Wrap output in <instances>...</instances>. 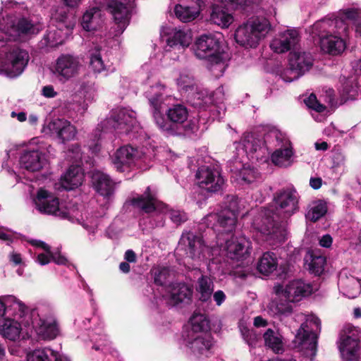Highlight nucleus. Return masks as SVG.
<instances>
[{"label": "nucleus", "instance_id": "1", "mask_svg": "<svg viewBox=\"0 0 361 361\" xmlns=\"http://www.w3.org/2000/svg\"><path fill=\"white\" fill-rule=\"evenodd\" d=\"M165 89V85L157 84L146 92V96L148 98L157 126L163 132L173 134L176 132L175 125L183 123L188 119V111L183 104H173L166 111V115L170 122L166 121L162 114Z\"/></svg>", "mask_w": 361, "mask_h": 361}, {"label": "nucleus", "instance_id": "2", "mask_svg": "<svg viewBox=\"0 0 361 361\" xmlns=\"http://www.w3.org/2000/svg\"><path fill=\"white\" fill-rule=\"evenodd\" d=\"M195 56L207 60V67L216 78L221 76L226 70V54L221 47L219 34L209 33L200 35L193 45Z\"/></svg>", "mask_w": 361, "mask_h": 361}, {"label": "nucleus", "instance_id": "3", "mask_svg": "<svg viewBox=\"0 0 361 361\" xmlns=\"http://www.w3.org/2000/svg\"><path fill=\"white\" fill-rule=\"evenodd\" d=\"M274 291L277 298L270 303L269 309L274 314L288 315L293 312V306L290 302H298L310 295L313 288L310 283L302 280H293L285 287L281 285L275 286Z\"/></svg>", "mask_w": 361, "mask_h": 361}, {"label": "nucleus", "instance_id": "4", "mask_svg": "<svg viewBox=\"0 0 361 361\" xmlns=\"http://www.w3.org/2000/svg\"><path fill=\"white\" fill-rule=\"evenodd\" d=\"M132 204L147 214L152 212L169 213L171 220L176 224H180L188 220V216L184 212L169 209L167 204L159 201L157 197V192L151 190L150 187H147L142 195L133 199Z\"/></svg>", "mask_w": 361, "mask_h": 361}, {"label": "nucleus", "instance_id": "5", "mask_svg": "<svg viewBox=\"0 0 361 361\" xmlns=\"http://www.w3.org/2000/svg\"><path fill=\"white\" fill-rule=\"evenodd\" d=\"M271 30L267 19H255L240 26L235 31V39L238 44L246 47H255Z\"/></svg>", "mask_w": 361, "mask_h": 361}, {"label": "nucleus", "instance_id": "6", "mask_svg": "<svg viewBox=\"0 0 361 361\" xmlns=\"http://www.w3.org/2000/svg\"><path fill=\"white\" fill-rule=\"evenodd\" d=\"M320 325L319 319L312 315L297 332L294 340L295 347L307 357H314L317 353V335L312 330L313 326L320 330Z\"/></svg>", "mask_w": 361, "mask_h": 361}, {"label": "nucleus", "instance_id": "7", "mask_svg": "<svg viewBox=\"0 0 361 361\" xmlns=\"http://www.w3.org/2000/svg\"><path fill=\"white\" fill-rule=\"evenodd\" d=\"M339 23L342 24L343 21L340 20H322L314 25V30L318 32L317 35L320 39L322 49L332 55L341 53L345 48V42L341 37L330 34V30L326 31L327 28L336 27Z\"/></svg>", "mask_w": 361, "mask_h": 361}, {"label": "nucleus", "instance_id": "8", "mask_svg": "<svg viewBox=\"0 0 361 361\" xmlns=\"http://www.w3.org/2000/svg\"><path fill=\"white\" fill-rule=\"evenodd\" d=\"M178 249L183 250L193 259H204L214 255L217 249L204 244L202 237L191 232L183 233L178 243Z\"/></svg>", "mask_w": 361, "mask_h": 361}, {"label": "nucleus", "instance_id": "9", "mask_svg": "<svg viewBox=\"0 0 361 361\" xmlns=\"http://www.w3.org/2000/svg\"><path fill=\"white\" fill-rule=\"evenodd\" d=\"M359 331L350 325L341 331L338 348L344 361H357L359 359Z\"/></svg>", "mask_w": 361, "mask_h": 361}, {"label": "nucleus", "instance_id": "10", "mask_svg": "<svg viewBox=\"0 0 361 361\" xmlns=\"http://www.w3.org/2000/svg\"><path fill=\"white\" fill-rule=\"evenodd\" d=\"M254 224L259 231L266 235L267 240H272L274 243H277L286 239L288 233L286 225L276 223L270 215L269 210L263 212L261 219H256Z\"/></svg>", "mask_w": 361, "mask_h": 361}, {"label": "nucleus", "instance_id": "11", "mask_svg": "<svg viewBox=\"0 0 361 361\" xmlns=\"http://www.w3.org/2000/svg\"><path fill=\"white\" fill-rule=\"evenodd\" d=\"M53 18L59 21L57 27H50L42 40V45L47 47H55L63 44L64 36L68 35L74 26L73 23L67 20V14L63 11L60 13L56 11L53 14Z\"/></svg>", "mask_w": 361, "mask_h": 361}, {"label": "nucleus", "instance_id": "12", "mask_svg": "<svg viewBox=\"0 0 361 361\" xmlns=\"http://www.w3.org/2000/svg\"><path fill=\"white\" fill-rule=\"evenodd\" d=\"M289 65L290 69L282 76L286 82L293 81L308 71L313 65V59L310 53L292 51L289 54Z\"/></svg>", "mask_w": 361, "mask_h": 361}, {"label": "nucleus", "instance_id": "13", "mask_svg": "<svg viewBox=\"0 0 361 361\" xmlns=\"http://www.w3.org/2000/svg\"><path fill=\"white\" fill-rule=\"evenodd\" d=\"M276 140V149L272 153L271 159L273 164L280 167H287L293 163V148L287 136L280 131L275 130L270 135Z\"/></svg>", "mask_w": 361, "mask_h": 361}, {"label": "nucleus", "instance_id": "14", "mask_svg": "<svg viewBox=\"0 0 361 361\" xmlns=\"http://www.w3.org/2000/svg\"><path fill=\"white\" fill-rule=\"evenodd\" d=\"M35 203L36 208L41 213L61 218L68 216V212L59 204V199L46 190L40 189L38 190Z\"/></svg>", "mask_w": 361, "mask_h": 361}, {"label": "nucleus", "instance_id": "15", "mask_svg": "<svg viewBox=\"0 0 361 361\" xmlns=\"http://www.w3.org/2000/svg\"><path fill=\"white\" fill-rule=\"evenodd\" d=\"M82 65L76 56L61 54L56 61L54 74L59 81L66 82L77 75Z\"/></svg>", "mask_w": 361, "mask_h": 361}, {"label": "nucleus", "instance_id": "16", "mask_svg": "<svg viewBox=\"0 0 361 361\" xmlns=\"http://www.w3.org/2000/svg\"><path fill=\"white\" fill-rule=\"evenodd\" d=\"M38 318L31 319L30 324L38 336L43 340H53L60 332L58 323L52 314L46 316L42 312L36 313Z\"/></svg>", "mask_w": 361, "mask_h": 361}, {"label": "nucleus", "instance_id": "17", "mask_svg": "<svg viewBox=\"0 0 361 361\" xmlns=\"http://www.w3.org/2000/svg\"><path fill=\"white\" fill-rule=\"evenodd\" d=\"M106 123L118 133H128L137 127L135 113L126 109L116 110Z\"/></svg>", "mask_w": 361, "mask_h": 361}, {"label": "nucleus", "instance_id": "18", "mask_svg": "<svg viewBox=\"0 0 361 361\" xmlns=\"http://www.w3.org/2000/svg\"><path fill=\"white\" fill-rule=\"evenodd\" d=\"M195 176L199 186L211 192L220 190L224 183L223 177L217 170L205 166L198 169Z\"/></svg>", "mask_w": 361, "mask_h": 361}, {"label": "nucleus", "instance_id": "19", "mask_svg": "<svg viewBox=\"0 0 361 361\" xmlns=\"http://www.w3.org/2000/svg\"><path fill=\"white\" fill-rule=\"evenodd\" d=\"M28 61L29 54L25 50L13 49L6 54L4 70L11 78L18 76L24 71Z\"/></svg>", "mask_w": 361, "mask_h": 361}, {"label": "nucleus", "instance_id": "20", "mask_svg": "<svg viewBox=\"0 0 361 361\" xmlns=\"http://www.w3.org/2000/svg\"><path fill=\"white\" fill-rule=\"evenodd\" d=\"M298 198L294 188H287L276 192L274 200L279 212L289 216L298 209Z\"/></svg>", "mask_w": 361, "mask_h": 361}, {"label": "nucleus", "instance_id": "21", "mask_svg": "<svg viewBox=\"0 0 361 361\" xmlns=\"http://www.w3.org/2000/svg\"><path fill=\"white\" fill-rule=\"evenodd\" d=\"M162 294L163 300L170 306L179 302L190 300L192 296V290L184 283H172L159 290Z\"/></svg>", "mask_w": 361, "mask_h": 361}, {"label": "nucleus", "instance_id": "22", "mask_svg": "<svg viewBox=\"0 0 361 361\" xmlns=\"http://www.w3.org/2000/svg\"><path fill=\"white\" fill-rule=\"evenodd\" d=\"M225 250L228 257L240 260L250 255L252 246L251 241L244 235L232 236L226 240Z\"/></svg>", "mask_w": 361, "mask_h": 361}, {"label": "nucleus", "instance_id": "23", "mask_svg": "<svg viewBox=\"0 0 361 361\" xmlns=\"http://www.w3.org/2000/svg\"><path fill=\"white\" fill-rule=\"evenodd\" d=\"M44 130L54 135L62 142L70 141L76 135V128L66 119L54 118L47 125Z\"/></svg>", "mask_w": 361, "mask_h": 361}, {"label": "nucleus", "instance_id": "24", "mask_svg": "<svg viewBox=\"0 0 361 361\" xmlns=\"http://www.w3.org/2000/svg\"><path fill=\"white\" fill-rule=\"evenodd\" d=\"M187 346L197 357H207L212 347V339L209 334H187L185 338Z\"/></svg>", "mask_w": 361, "mask_h": 361}, {"label": "nucleus", "instance_id": "25", "mask_svg": "<svg viewBox=\"0 0 361 361\" xmlns=\"http://www.w3.org/2000/svg\"><path fill=\"white\" fill-rule=\"evenodd\" d=\"M130 1V0H109L107 2V9L113 16L121 32H123L128 25Z\"/></svg>", "mask_w": 361, "mask_h": 361}, {"label": "nucleus", "instance_id": "26", "mask_svg": "<svg viewBox=\"0 0 361 361\" xmlns=\"http://www.w3.org/2000/svg\"><path fill=\"white\" fill-rule=\"evenodd\" d=\"M138 152L131 146H123L116 150L112 157V163L117 171L123 172L135 164Z\"/></svg>", "mask_w": 361, "mask_h": 361}, {"label": "nucleus", "instance_id": "27", "mask_svg": "<svg viewBox=\"0 0 361 361\" xmlns=\"http://www.w3.org/2000/svg\"><path fill=\"white\" fill-rule=\"evenodd\" d=\"M299 41L300 35L297 30H287L281 32L271 41L270 47L274 52L281 54L295 47Z\"/></svg>", "mask_w": 361, "mask_h": 361}, {"label": "nucleus", "instance_id": "28", "mask_svg": "<svg viewBox=\"0 0 361 361\" xmlns=\"http://www.w3.org/2000/svg\"><path fill=\"white\" fill-rule=\"evenodd\" d=\"M20 166L30 171H38L47 164L44 153L38 150L25 151L20 158Z\"/></svg>", "mask_w": 361, "mask_h": 361}, {"label": "nucleus", "instance_id": "29", "mask_svg": "<svg viewBox=\"0 0 361 361\" xmlns=\"http://www.w3.org/2000/svg\"><path fill=\"white\" fill-rule=\"evenodd\" d=\"M192 104L197 107H204L213 102H220L224 98V88L219 87L212 95H209L207 90L195 89L189 93Z\"/></svg>", "mask_w": 361, "mask_h": 361}, {"label": "nucleus", "instance_id": "30", "mask_svg": "<svg viewBox=\"0 0 361 361\" xmlns=\"http://www.w3.org/2000/svg\"><path fill=\"white\" fill-rule=\"evenodd\" d=\"M29 319H21L18 322L16 319H5L0 322V334L11 341L18 339L23 331V327H29Z\"/></svg>", "mask_w": 361, "mask_h": 361}, {"label": "nucleus", "instance_id": "31", "mask_svg": "<svg viewBox=\"0 0 361 361\" xmlns=\"http://www.w3.org/2000/svg\"><path fill=\"white\" fill-rule=\"evenodd\" d=\"M237 215L235 211L229 209H224L220 214H210L205 217V222L212 225L213 221H217L223 231H232L235 226Z\"/></svg>", "mask_w": 361, "mask_h": 361}, {"label": "nucleus", "instance_id": "32", "mask_svg": "<svg viewBox=\"0 0 361 361\" xmlns=\"http://www.w3.org/2000/svg\"><path fill=\"white\" fill-rule=\"evenodd\" d=\"M192 42V35L190 32L183 30H172L166 39V51L176 49L178 51L188 47Z\"/></svg>", "mask_w": 361, "mask_h": 361}, {"label": "nucleus", "instance_id": "33", "mask_svg": "<svg viewBox=\"0 0 361 361\" xmlns=\"http://www.w3.org/2000/svg\"><path fill=\"white\" fill-rule=\"evenodd\" d=\"M243 145L246 153L252 159H262L269 155L268 149L264 146V141L248 135L243 140Z\"/></svg>", "mask_w": 361, "mask_h": 361}, {"label": "nucleus", "instance_id": "34", "mask_svg": "<svg viewBox=\"0 0 361 361\" xmlns=\"http://www.w3.org/2000/svg\"><path fill=\"white\" fill-rule=\"evenodd\" d=\"M92 183L96 191L104 197H109L114 192V183L107 174L99 171L93 172Z\"/></svg>", "mask_w": 361, "mask_h": 361}, {"label": "nucleus", "instance_id": "35", "mask_svg": "<svg viewBox=\"0 0 361 361\" xmlns=\"http://www.w3.org/2000/svg\"><path fill=\"white\" fill-rule=\"evenodd\" d=\"M6 302V311H12V314L20 319H29L31 321V317H35V312H29L28 307L16 297L8 295H5Z\"/></svg>", "mask_w": 361, "mask_h": 361}, {"label": "nucleus", "instance_id": "36", "mask_svg": "<svg viewBox=\"0 0 361 361\" xmlns=\"http://www.w3.org/2000/svg\"><path fill=\"white\" fill-rule=\"evenodd\" d=\"M70 361L69 358L61 353L49 348H38L27 353V361Z\"/></svg>", "mask_w": 361, "mask_h": 361}, {"label": "nucleus", "instance_id": "37", "mask_svg": "<svg viewBox=\"0 0 361 361\" xmlns=\"http://www.w3.org/2000/svg\"><path fill=\"white\" fill-rule=\"evenodd\" d=\"M84 179L82 169L79 166H71L61 178V185L65 190H73L81 185Z\"/></svg>", "mask_w": 361, "mask_h": 361}, {"label": "nucleus", "instance_id": "38", "mask_svg": "<svg viewBox=\"0 0 361 361\" xmlns=\"http://www.w3.org/2000/svg\"><path fill=\"white\" fill-rule=\"evenodd\" d=\"M338 286L343 295L349 298H355L360 293L361 284L354 276L341 275L338 279Z\"/></svg>", "mask_w": 361, "mask_h": 361}, {"label": "nucleus", "instance_id": "39", "mask_svg": "<svg viewBox=\"0 0 361 361\" xmlns=\"http://www.w3.org/2000/svg\"><path fill=\"white\" fill-rule=\"evenodd\" d=\"M103 23L101 11L93 7L85 11L82 16L81 25L86 31H92L99 28Z\"/></svg>", "mask_w": 361, "mask_h": 361}, {"label": "nucleus", "instance_id": "40", "mask_svg": "<svg viewBox=\"0 0 361 361\" xmlns=\"http://www.w3.org/2000/svg\"><path fill=\"white\" fill-rule=\"evenodd\" d=\"M209 20L222 28H226L233 22V17L222 6L216 5L212 8Z\"/></svg>", "mask_w": 361, "mask_h": 361}, {"label": "nucleus", "instance_id": "41", "mask_svg": "<svg viewBox=\"0 0 361 361\" xmlns=\"http://www.w3.org/2000/svg\"><path fill=\"white\" fill-rule=\"evenodd\" d=\"M277 267V258L274 253L270 252H264L257 264L258 271L265 275H269L274 271Z\"/></svg>", "mask_w": 361, "mask_h": 361}, {"label": "nucleus", "instance_id": "42", "mask_svg": "<svg viewBox=\"0 0 361 361\" xmlns=\"http://www.w3.org/2000/svg\"><path fill=\"white\" fill-rule=\"evenodd\" d=\"M196 290L200 295V300L203 302H207L210 300L214 291L213 281L208 276H201V277L198 279Z\"/></svg>", "mask_w": 361, "mask_h": 361}, {"label": "nucleus", "instance_id": "43", "mask_svg": "<svg viewBox=\"0 0 361 361\" xmlns=\"http://www.w3.org/2000/svg\"><path fill=\"white\" fill-rule=\"evenodd\" d=\"M191 329L188 334H207L206 331L209 329V321L205 315L200 313H195L190 320Z\"/></svg>", "mask_w": 361, "mask_h": 361}, {"label": "nucleus", "instance_id": "44", "mask_svg": "<svg viewBox=\"0 0 361 361\" xmlns=\"http://www.w3.org/2000/svg\"><path fill=\"white\" fill-rule=\"evenodd\" d=\"M259 173L253 167L243 166V168L235 173V180L241 185L253 183L258 178Z\"/></svg>", "mask_w": 361, "mask_h": 361}, {"label": "nucleus", "instance_id": "45", "mask_svg": "<svg viewBox=\"0 0 361 361\" xmlns=\"http://www.w3.org/2000/svg\"><path fill=\"white\" fill-rule=\"evenodd\" d=\"M305 262L312 273L319 275L324 270L326 259L322 255H316L312 252H309L305 257Z\"/></svg>", "mask_w": 361, "mask_h": 361}, {"label": "nucleus", "instance_id": "46", "mask_svg": "<svg viewBox=\"0 0 361 361\" xmlns=\"http://www.w3.org/2000/svg\"><path fill=\"white\" fill-rule=\"evenodd\" d=\"M264 338L267 346L276 353H280L283 350V342L281 336L274 332L271 329L267 330L264 334Z\"/></svg>", "mask_w": 361, "mask_h": 361}, {"label": "nucleus", "instance_id": "47", "mask_svg": "<svg viewBox=\"0 0 361 361\" xmlns=\"http://www.w3.org/2000/svg\"><path fill=\"white\" fill-rule=\"evenodd\" d=\"M175 13L183 22H190L195 20L199 15V11L196 7L183 6L176 5L175 7Z\"/></svg>", "mask_w": 361, "mask_h": 361}, {"label": "nucleus", "instance_id": "48", "mask_svg": "<svg viewBox=\"0 0 361 361\" xmlns=\"http://www.w3.org/2000/svg\"><path fill=\"white\" fill-rule=\"evenodd\" d=\"M327 211L326 204L322 201H317L310 205L309 210L306 214V218L313 222H315L322 217Z\"/></svg>", "mask_w": 361, "mask_h": 361}, {"label": "nucleus", "instance_id": "49", "mask_svg": "<svg viewBox=\"0 0 361 361\" xmlns=\"http://www.w3.org/2000/svg\"><path fill=\"white\" fill-rule=\"evenodd\" d=\"M19 35H33L37 33L41 27L39 25L32 23L26 18H22L18 20L17 24L13 27Z\"/></svg>", "mask_w": 361, "mask_h": 361}, {"label": "nucleus", "instance_id": "50", "mask_svg": "<svg viewBox=\"0 0 361 361\" xmlns=\"http://www.w3.org/2000/svg\"><path fill=\"white\" fill-rule=\"evenodd\" d=\"M176 83L180 91L188 94L197 89L193 77L188 73H181L176 79Z\"/></svg>", "mask_w": 361, "mask_h": 361}, {"label": "nucleus", "instance_id": "51", "mask_svg": "<svg viewBox=\"0 0 361 361\" xmlns=\"http://www.w3.org/2000/svg\"><path fill=\"white\" fill-rule=\"evenodd\" d=\"M345 19L353 22L356 35L361 37V11L356 9L347 10L345 12Z\"/></svg>", "mask_w": 361, "mask_h": 361}, {"label": "nucleus", "instance_id": "52", "mask_svg": "<svg viewBox=\"0 0 361 361\" xmlns=\"http://www.w3.org/2000/svg\"><path fill=\"white\" fill-rule=\"evenodd\" d=\"M154 282L161 286V288L164 287L163 285L166 282L170 276V271L166 267H157L152 270Z\"/></svg>", "mask_w": 361, "mask_h": 361}, {"label": "nucleus", "instance_id": "53", "mask_svg": "<svg viewBox=\"0 0 361 361\" xmlns=\"http://www.w3.org/2000/svg\"><path fill=\"white\" fill-rule=\"evenodd\" d=\"M35 245L36 246H39V247H41L42 248H43L44 250L46 251H48L51 257V259L57 264H59V265H63V264H66V262H67V259L61 255L60 252H53L51 251H50V247L48 245H47L46 243H44V242L42 241H36Z\"/></svg>", "mask_w": 361, "mask_h": 361}, {"label": "nucleus", "instance_id": "54", "mask_svg": "<svg viewBox=\"0 0 361 361\" xmlns=\"http://www.w3.org/2000/svg\"><path fill=\"white\" fill-rule=\"evenodd\" d=\"M90 66L95 73H101L104 70L105 66L98 51L91 54Z\"/></svg>", "mask_w": 361, "mask_h": 361}, {"label": "nucleus", "instance_id": "55", "mask_svg": "<svg viewBox=\"0 0 361 361\" xmlns=\"http://www.w3.org/2000/svg\"><path fill=\"white\" fill-rule=\"evenodd\" d=\"M306 105L317 112H322L325 110V106L320 104L316 96L313 94H310L305 100Z\"/></svg>", "mask_w": 361, "mask_h": 361}, {"label": "nucleus", "instance_id": "56", "mask_svg": "<svg viewBox=\"0 0 361 361\" xmlns=\"http://www.w3.org/2000/svg\"><path fill=\"white\" fill-rule=\"evenodd\" d=\"M243 336L249 345L253 346L256 344L257 336L252 331H246V332L243 334Z\"/></svg>", "mask_w": 361, "mask_h": 361}, {"label": "nucleus", "instance_id": "57", "mask_svg": "<svg viewBox=\"0 0 361 361\" xmlns=\"http://www.w3.org/2000/svg\"><path fill=\"white\" fill-rule=\"evenodd\" d=\"M42 94L47 98H54L57 95V92L54 90L52 85H46L42 90Z\"/></svg>", "mask_w": 361, "mask_h": 361}, {"label": "nucleus", "instance_id": "58", "mask_svg": "<svg viewBox=\"0 0 361 361\" xmlns=\"http://www.w3.org/2000/svg\"><path fill=\"white\" fill-rule=\"evenodd\" d=\"M51 257L48 251L47 253L39 254L37 258V262L41 265H46L49 263Z\"/></svg>", "mask_w": 361, "mask_h": 361}, {"label": "nucleus", "instance_id": "59", "mask_svg": "<svg viewBox=\"0 0 361 361\" xmlns=\"http://www.w3.org/2000/svg\"><path fill=\"white\" fill-rule=\"evenodd\" d=\"M214 300L218 306H220L226 300V295L222 290H217L213 295Z\"/></svg>", "mask_w": 361, "mask_h": 361}, {"label": "nucleus", "instance_id": "60", "mask_svg": "<svg viewBox=\"0 0 361 361\" xmlns=\"http://www.w3.org/2000/svg\"><path fill=\"white\" fill-rule=\"evenodd\" d=\"M68 156L71 157V159H73L75 161L80 160L81 154L79 147L78 146H75L71 151L69 150Z\"/></svg>", "mask_w": 361, "mask_h": 361}, {"label": "nucleus", "instance_id": "61", "mask_svg": "<svg viewBox=\"0 0 361 361\" xmlns=\"http://www.w3.org/2000/svg\"><path fill=\"white\" fill-rule=\"evenodd\" d=\"M345 156L341 152H336L333 157V161L335 166H338L344 164Z\"/></svg>", "mask_w": 361, "mask_h": 361}, {"label": "nucleus", "instance_id": "62", "mask_svg": "<svg viewBox=\"0 0 361 361\" xmlns=\"http://www.w3.org/2000/svg\"><path fill=\"white\" fill-rule=\"evenodd\" d=\"M332 244V238L329 235H324L319 240V245L324 247H329Z\"/></svg>", "mask_w": 361, "mask_h": 361}, {"label": "nucleus", "instance_id": "63", "mask_svg": "<svg viewBox=\"0 0 361 361\" xmlns=\"http://www.w3.org/2000/svg\"><path fill=\"white\" fill-rule=\"evenodd\" d=\"M9 259L16 265L20 264L22 262L21 255L16 252H12L9 255Z\"/></svg>", "mask_w": 361, "mask_h": 361}, {"label": "nucleus", "instance_id": "64", "mask_svg": "<svg viewBox=\"0 0 361 361\" xmlns=\"http://www.w3.org/2000/svg\"><path fill=\"white\" fill-rule=\"evenodd\" d=\"M6 305L5 295L0 296V319L4 317L7 312Z\"/></svg>", "mask_w": 361, "mask_h": 361}]
</instances>
